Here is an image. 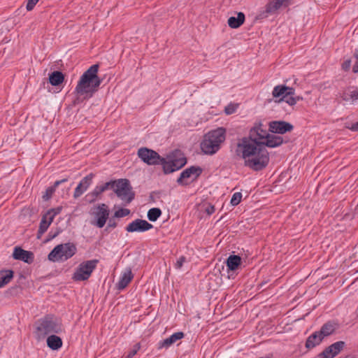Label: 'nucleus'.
Returning a JSON list of instances; mask_svg holds the SVG:
<instances>
[{
  "label": "nucleus",
  "mask_w": 358,
  "mask_h": 358,
  "mask_svg": "<svg viewBox=\"0 0 358 358\" xmlns=\"http://www.w3.org/2000/svg\"><path fill=\"white\" fill-rule=\"evenodd\" d=\"M99 64L91 66L80 77L75 89L78 97L89 99L98 90L101 80L98 77Z\"/></svg>",
  "instance_id": "obj_1"
},
{
  "label": "nucleus",
  "mask_w": 358,
  "mask_h": 358,
  "mask_svg": "<svg viewBox=\"0 0 358 358\" xmlns=\"http://www.w3.org/2000/svg\"><path fill=\"white\" fill-rule=\"evenodd\" d=\"M225 129L220 127L206 134L201 143L202 152L206 155L216 153L225 140Z\"/></svg>",
  "instance_id": "obj_2"
},
{
  "label": "nucleus",
  "mask_w": 358,
  "mask_h": 358,
  "mask_svg": "<svg viewBox=\"0 0 358 358\" xmlns=\"http://www.w3.org/2000/svg\"><path fill=\"white\" fill-rule=\"evenodd\" d=\"M62 331L61 322L52 315H47L36 323V336L43 339L50 334H59Z\"/></svg>",
  "instance_id": "obj_3"
},
{
  "label": "nucleus",
  "mask_w": 358,
  "mask_h": 358,
  "mask_svg": "<svg viewBox=\"0 0 358 358\" xmlns=\"http://www.w3.org/2000/svg\"><path fill=\"white\" fill-rule=\"evenodd\" d=\"M76 251L77 248L74 243H62L55 246L49 253L48 258L53 262H64L72 257Z\"/></svg>",
  "instance_id": "obj_4"
},
{
  "label": "nucleus",
  "mask_w": 358,
  "mask_h": 358,
  "mask_svg": "<svg viewBox=\"0 0 358 358\" xmlns=\"http://www.w3.org/2000/svg\"><path fill=\"white\" fill-rule=\"evenodd\" d=\"M269 162V155L265 147L259 145L254 155L245 161V165L254 171H260L265 168Z\"/></svg>",
  "instance_id": "obj_5"
},
{
  "label": "nucleus",
  "mask_w": 358,
  "mask_h": 358,
  "mask_svg": "<svg viewBox=\"0 0 358 358\" xmlns=\"http://www.w3.org/2000/svg\"><path fill=\"white\" fill-rule=\"evenodd\" d=\"M259 145L251 138L243 137L238 140L235 153L238 157L246 161V159L255 155Z\"/></svg>",
  "instance_id": "obj_6"
},
{
  "label": "nucleus",
  "mask_w": 358,
  "mask_h": 358,
  "mask_svg": "<svg viewBox=\"0 0 358 358\" xmlns=\"http://www.w3.org/2000/svg\"><path fill=\"white\" fill-rule=\"evenodd\" d=\"M113 191L125 205L130 203L135 196L130 182L127 179L116 180Z\"/></svg>",
  "instance_id": "obj_7"
},
{
  "label": "nucleus",
  "mask_w": 358,
  "mask_h": 358,
  "mask_svg": "<svg viewBox=\"0 0 358 358\" xmlns=\"http://www.w3.org/2000/svg\"><path fill=\"white\" fill-rule=\"evenodd\" d=\"M98 263V259H91L80 263L75 270L72 279L75 281L88 280L93 271L96 268Z\"/></svg>",
  "instance_id": "obj_8"
},
{
  "label": "nucleus",
  "mask_w": 358,
  "mask_h": 358,
  "mask_svg": "<svg viewBox=\"0 0 358 358\" xmlns=\"http://www.w3.org/2000/svg\"><path fill=\"white\" fill-rule=\"evenodd\" d=\"M92 214L94 220L92 221V224L99 228H102L109 216L108 207L105 203H101L93 208Z\"/></svg>",
  "instance_id": "obj_9"
},
{
  "label": "nucleus",
  "mask_w": 358,
  "mask_h": 358,
  "mask_svg": "<svg viewBox=\"0 0 358 358\" xmlns=\"http://www.w3.org/2000/svg\"><path fill=\"white\" fill-rule=\"evenodd\" d=\"M137 155L144 163L148 165L160 164L162 160V157L157 152L147 148H139Z\"/></svg>",
  "instance_id": "obj_10"
},
{
  "label": "nucleus",
  "mask_w": 358,
  "mask_h": 358,
  "mask_svg": "<svg viewBox=\"0 0 358 358\" xmlns=\"http://www.w3.org/2000/svg\"><path fill=\"white\" fill-rule=\"evenodd\" d=\"M202 169L199 166H191L184 170L177 180V182L181 185H187L190 182L196 180L201 174Z\"/></svg>",
  "instance_id": "obj_11"
},
{
  "label": "nucleus",
  "mask_w": 358,
  "mask_h": 358,
  "mask_svg": "<svg viewBox=\"0 0 358 358\" xmlns=\"http://www.w3.org/2000/svg\"><path fill=\"white\" fill-rule=\"evenodd\" d=\"M268 134L266 127L258 122L250 129L249 137L261 145V142H263Z\"/></svg>",
  "instance_id": "obj_12"
},
{
  "label": "nucleus",
  "mask_w": 358,
  "mask_h": 358,
  "mask_svg": "<svg viewBox=\"0 0 358 358\" xmlns=\"http://www.w3.org/2000/svg\"><path fill=\"white\" fill-rule=\"evenodd\" d=\"M186 162V159L185 157H180L169 161H166L162 157L160 164L162 165L164 173L168 174L179 170L185 165Z\"/></svg>",
  "instance_id": "obj_13"
},
{
  "label": "nucleus",
  "mask_w": 358,
  "mask_h": 358,
  "mask_svg": "<svg viewBox=\"0 0 358 358\" xmlns=\"http://www.w3.org/2000/svg\"><path fill=\"white\" fill-rule=\"evenodd\" d=\"M292 1V0H268L262 15L265 13L266 15L264 16L267 17L268 15L276 14L281 8L289 6Z\"/></svg>",
  "instance_id": "obj_14"
},
{
  "label": "nucleus",
  "mask_w": 358,
  "mask_h": 358,
  "mask_svg": "<svg viewBox=\"0 0 358 358\" xmlns=\"http://www.w3.org/2000/svg\"><path fill=\"white\" fill-rule=\"evenodd\" d=\"M295 90L285 85H278L274 87L272 91L273 98L278 99L275 102L280 103L283 101L289 95H294Z\"/></svg>",
  "instance_id": "obj_15"
},
{
  "label": "nucleus",
  "mask_w": 358,
  "mask_h": 358,
  "mask_svg": "<svg viewBox=\"0 0 358 358\" xmlns=\"http://www.w3.org/2000/svg\"><path fill=\"white\" fill-rule=\"evenodd\" d=\"M153 225L141 219H136L126 227L128 232H143L152 229Z\"/></svg>",
  "instance_id": "obj_16"
},
{
  "label": "nucleus",
  "mask_w": 358,
  "mask_h": 358,
  "mask_svg": "<svg viewBox=\"0 0 358 358\" xmlns=\"http://www.w3.org/2000/svg\"><path fill=\"white\" fill-rule=\"evenodd\" d=\"M268 126L271 132L280 134L291 131L294 128L292 124L285 121H272L269 122Z\"/></svg>",
  "instance_id": "obj_17"
},
{
  "label": "nucleus",
  "mask_w": 358,
  "mask_h": 358,
  "mask_svg": "<svg viewBox=\"0 0 358 358\" xmlns=\"http://www.w3.org/2000/svg\"><path fill=\"white\" fill-rule=\"evenodd\" d=\"M13 257L15 259L21 260L28 264L32 263L34 258L33 252L24 250L19 247L15 248Z\"/></svg>",
  "instance_id": "obj_18"
},
{
  "label": "nucleus",
  "mask_w": 358,
  "mask_h": 358,
  "mask_svg": "<svg viewBox=\"0 0 358 358\" xmlns=\"http://www.w3.org/2000/svg\"><path fill=\"white\" fill-rule=\"evenodd\" d=\"M93 177L94 175L92 173H90L82 179V180L80 182V183L75 189V192L73 194L74 198H78L87 189V188L92 183Z\"/></svg>",
  "instance_id": "obj_19"
},
{
  "label": "nucleus",
  "mask_w": 358,
  "mask_h": 358,
  "mask_svg": "<svg viewBox=\"0 0 358 358\" xmlns=\"http://www.w3.org/2000/svg\"><path fill=\"white\" fill-rule=\"evenodd\" d=\"M184 337V334L182 332H176L172 334L169 338L160 341L159 343V349L162 348H168L171 345L175 343L178 340H180Z\"/></svg>",
  "instance_id": "obj_20"
},
{
  "label": "nucleus",
  "mask_w": 358,
  "mask_h": 358,
  "mask_svg": "<svg viewBox=\"0 0 358 358\" xmlns=\"http://www.w3.org/2000/svg\"><path fill=\"white\" fill-rule=\"evenodd\" d=\"M261 143L262 147L275 148L282 144L283 139L281 136L268 134L266 139Z\"/></svg>",
  "instance_id": "obj_21"
},
{
  "label": "nucleus",
  "mask_w": 358,
  "mask_h": 358,
  "mask_svg": "<svg viewBox=\"0 0 358 358\" xmlns=\"http://www.w3.org/2000/svg\"><path fill=\"white\" fill-rule=\"evenodd\" d=\"M133 278V274L131 268H127L121 275L120 280L117 284L119 289H124Z\"/></svg>",
  "instance_id": "obj_22"
},
{
  "label": "nucleus",
  "mask_w": 358,
  "mask_h": 358,
  "mask_svg": "<svg viewBox=\"0 0 358 358\" xmlns=\"http://www.w3.org/2000/svg\"><path fill=\"white\" fill-rule=\"evenodd\" d=\"M322 335L319 331H316L311 334L306 340V347L307 348H313L319 345L323 340Z\"/></svg>",
  "instance_id": "obj_23"
},
{
  "label": "nucleus",
  "mask_w": 358,
  "mask_h": 358,
  "mask_svg": "<svg viewBox=\"0 0 358 358\" xmlns=\"http://www.w3.org/2000/svg\"><path fill=\"white\" fill-rule=\"evenodd\" d=\"M241 264V258L238 255H230L226 260V264L229 271H236Z\"/></svg>",
  "instance_id": "obj_24"
},
{
  "label": "nucleus",
  "mask_w": 358,
  "mask_h": 358,
  "mask_svg": "<svg viewBox=\"0 0 358 358\" xmlns=\"http://www.w3.org/2000/svg\"><path fill=\"white\" fill-rule=\"evenodd\" d=\"M47 345L52 350H57L62 346V340L58 336L50 335L47 338Z\"/></svg>",
  "instance_id": "obj_25"
},
{
  "label": "nucleus",
  "mask_w": 358,
  "mask_h": 358,
  "mask_svg": "<svg viewBox=\"0 0 358 358\" xmlns=\"http://www.w3.org/2000/svg\"><path fill=\"white\" fill-rule=\"evenodd\" d=\"M245 21V15L240 12L237 17H230L228 19V24L231 28L236 29L239 27Z\"/></svg>",
  "instance_id": "obj_26"
},
{
  "label": "nucleus",
  "mask_w": 358,
  "mask_h": 358,
  "mask_svg": "<svg viewBox=\"0 0 358 358\" xmlns=\"http://www.w3.org/2000/svg\"><path fill=\"white\" fill-rule=\"evenodd\" d=\"M338 325L335 322H328L325 323L319 331L322 337L324 338L332 334L336 329Z\"/></svg>",
  "instance_id": "obj_27"
},
{
  "label": "nucleus",
  "mask_w": 358,
  "mask_h": 358,
  "mask_svg": "<svg viewBox=\"0 0 358 358\" xmlns=\"http://www.w3.org/2000/svg\"><path fill=\"white\" fill-rule=\"evenodd\" d=\"M64 80V74L58 71H54L49 76V81L53 86H57L63 83Z\"/></svg>",
  "instance_id": "obj_28"
},
{
  "label": "nucleus",
  "mask_w": 358,
  "mask_h": 358,
  "mask_svg": "<svg viewBox=\"0 0 358 358\" xmlns=\"http://www.w3.org/2000/svg\"><path fill=\"white\" fill-rule=\"evenodd\" d=\"M13 272L12 271H0V288L7 285L13 278Z\"/></svg>",
  "instance_id": "obj_29"
},
{
  "label": "nucleus",
  "mask_w": 358,
  "mask_h": 358,
  "mask_svg": "<svg viewBox=\"0 0 358 358\" xmlns=\"http://www.w3.org/2000/svg\"><path fill=\"white\" fill-rule=\"evenodd\" d=\"M66 181H67V179L66 178L61 180H57L52 187H50L46 189L45 194L43 196V199L48 200L50 198H51L54 192L55 191L56 187Z\"/></svg>",
  "instance_id": "obj_30"
},
{
  "label": "nucleus",
  "mask_w": 358,
  "mask_h": 358,
  "mask_svg": "<svg viewBox=\"0 0 358 358\" xmlns=\"http://www.w3.org/2000/svg\"><path fill=\"white\" fill-rule=\"evenodd\" d=\"M345 345V343L344 341H337L327 348H329V350L331 351L332 354L336 357L344 348Z\"/></svg>",
  "instance_id": "obj_31"
},
{
  "label": "nucleus",
  "mask_w": 358,
  "mask_h": 358,
  "mask_svg": "<svg viewBox=\"0 0 358 358\" xmlns=\"http://www.w3.org/2000/svg\"><path fill=\"white\" fill-rule=\"evenodd\" d=\"M162 215V211L158 208H152L148 212V218L151 222H155Z\"/></svg>",
  "instance_id": "obj_32"
},
{
  "label": "nucleus",
  "mask_w": 358,
  "mask_h": 358,
  "mask_svg": "<svg viewBox=\"0 0 358 358\" xmlns=\"http://www.w3.org/2000/svg\"><path fill=\"white\" fill-rule=\"evenodd\" d=\"M52 221H50V220H48V218H47V216H45L44 215L43 216L41 223H40L38 233L41 234H43V233H45L47 231L49 226L50 225V224L52 223Z\"/></svg>",
  "instance_id": "obj_33"
},
{
  "label": "nucleus",
  "mask_w": 358,
  "mask_h": 358,
  "mask_svg": "<svg viewBox=\"0 0 358 358\" xmlns=\"http://www.w3.org/2000/svg\"><path fill=\"white\" fill-rule=\"evenodd\" d=\"M102 192H103V191L101 189V186H96L92 192L87 195V197H90L89 201L93 202L96 199V197L99 195H100Z\"/></svg>",
  "instance_id": "obj_34"
},
{
  "label": "nucleus",
  "mask_w": 358,
  "mask_h": 358,
  "mask_svg": "<svg viewBox=\"0 0 358 358\" xmlns=\"http://www.w3.org/2000/svg\"><path fill=\"white\" fill-rule=\"evenodd\" d=\"M303 97L300 96L289 95L283 101H285L288 105L293 106L297 101L302 100Z\"/></svg>",
  "instance_id": "obj_35"
},
{
  "label": "nucleus",
  "mask_w": 358,
  "mask_h": 358,
  "mask_svg": "<svg viewBox=\"0 0 358 358\" xmlns=\"http://www.w3.org/2000/svg\"><path fill=\"white\" fill-rule=\"evenodd\" d=\"M61 211H62V207H57V208H52V209L49 210L45 214V215L47 216V218H48V220H50V221H53L55 217L57 215L59 214Z\"/></svg>",
  "instance_id": "obj_36"
},
{
  "label": "nucleus",
  "mask_w": 358,
  "mask_h": 358,
  "mask_svg": "<svg viewBox=\"0 0 358 358\" xmlns=\"http://www.w3.org/2000/svg\"><path fill=\"white\" fill-rule=\"evenodd\" d=\"M242 194L241 192H236L233 194L231 199V204L232 206H237L241 201Z\"/></svg>",
  "instance_id": "obj_37"
},
{
  "label": "nucleus",
  "mask_w": 358,
  "mask_h": 358,
  "mask_svg": "<svg viewBox=\"0 0 358 358\" xmlns=\"http://www.w3.org/2000/svg\"><path fill=\"white\" fill-rule=\"evenodd\" d=\"M130 213V210L127 208H120L116 210L114 213L115 217H123L128 215Z\"/></svg>",
  "instance_id": "obj_38"
},
{
  "label": "nucleus",
  "mask_w": 358,
  "mask_h": 358,
  "mask_svg": "<svg viewBox=\"0 0 358 358\" xmlns=\"http://www.w3.org/2000/svg\"><path fill=\"white\" fill-rule=\"evenodd\" d=\"M318 358H334L335 356L328 348H325L323 352L317 355Z\"/></svg>",
  "instance_id": "obj_39"
},
{
  "label": "nucleus",
  "mask_w": 358,
  "mask_h": 358,
  "mask_svg": "<svg viewBox=\"0 0 358 358\" xmlns=\"http://www.w3.org/2000/svg\"><path fill=\"white\" fill-rule=\"evenodd\" d=\"M115 183H116V180H111V181L107 182L100 186L103 192H105L106 190H107L108 189H113L114 190Z\"/></svg>",
  "instance_id": "obj_40"
},
{
  "label": "nucleus",
  "mask_w": 358,
  "mask_h": 358,
  "mask_svg": "<svg viewBox=\"0 0 358 358\" xmlns=\"http://www.w3.org/2000/svg\"><path fill=\"white\" fill-rule=\"evenodd\" d=\"M237 106L234 104H229L225 107L224 112L227 115H231L234 113L236 110Z\"/></svg>",
  "instance_id": "obj_41"
},
{
  "label": "nucleus",
  "mask_w": 358,
  "mask_h": 358,
  "mask_svg": "<svg viewBox=\"0 0 358 358\" xmlns=\"http://www.w3.org/2000/svg\"><path fill=\"white\" fill-rule=\"evenodd\" d=\"M186 262V258L184 256H181L176 262L175 268L176 269H180L184 264Z\"/></svg>",
  "instance_id": "obj_42"
},
{
  "label": "nucleus",
  "mask_w": 358,
  "mask_h": 358,
  "mask_svg": "<svg viewBox=\"0 0 358 358\" xmlns=\"http://www.w3.org/2000/svg\"><path fill=\"white\" fill-rule=\"evenodd\" d=\"M38 2V0H28L26 8L27 10H31L35 5Z\"/></svg>",
  "instance_id": "obj_43"
},
{
  "label": "nucleus",
  "mask_w": 358,
  "mask_h": 358,
  "mask_svg": "<svg viewBox=\"0 0 358 358\" xmlns=\"http://www.w3.org/2000/svg\"><path fill=\"white\" fill-rule=\"evenodd\" d=\"M139 349H140V345H139V344H136V345L134 346V349H133V350H131L129 352L128 355H127L125 358H132V357H134V356L137 353V352L138 351V350H139Z\"/></svg>",
  "instance_id": "obj_44"
},
{
  "label": "nucleus",
  "mask_w": 358,
  "mask_h": 358,
  "mask_svg": "<svg viewBox=\"0 0 358 358\" xmlns=\"http://www.w3.org/2000/svg\"><path fill=\"white\" fill-rule=\"evenodd\" d=\"M351 66V61L350 60H346L342 64V68L345 71H348Z\"/></svg>",
  "instance_id": "obj_45"
},
{
  "label": "nucleus",
  "mask_w": 358,
  "mask_h": 358,
  "mask_svg": "<svg viewBox=\"0 0 358 358\" xmlns=\"http://www.w3.org/2000/svg\"><path fill=\"white\" fill-rule=\"evenodd\" d=\"M346 128H348L349 129L354 131H358V122L352 124L351 126L346 125Z\"/></svg>",
  "instance_id": "obj_46"
},
{
  "label": "nucleus",
  "mask_w": 358,
  "mask_h": 358,
  "mask_svg": "<svg viewBox=\"0 0 358 358\" xmlns=\"http://www.w3.org/2000/svg\"><path fill=\"white\" fill-rule=\"evenodd\" d=\"M350 99L352 100H358V89L353 90L350 94Z\"/></svg>",
  "instance_id": "obj_47"
},
{
  "label": "nucleus",
  "mask_w": 358,
  "mask_h": 358,
  "mask_svg": "<svg viewBox=\"0 0 358 358\" xmlns=\"http://www.w3.org/2000/svg\"><path fill=\"white\" fill-rule=\"evenodd\" d=\"M215 207L213 206H208L206 208V212L208 215H211L213 214L214 212H215Z\"/></svg>",
  "instance_id": "obj_48"
},
{
  "label": "nucleus",
  "mask_w": 358,
  "mask_h": 358,
  "mask_svg": "<svg viewBox=\"0 0 358 358\" xmlns=\"http://www.w3.org/2000/svg\"><path fill=\"white\" fill-rule=\"evenodd\" d=\"M352 71L354 73H358V59H357V61L355 62L352 68Z\"/></svg>",
  "instance_id": "obj_49"
},
{
  "label": "nucleus",
  "mask_w": 358,
  "mask_h": 358,
  "mask_svg": "<svg viewBox=\"0 0 358 358\" xmlns=\"http://www.w3.org/2000/svg\"><path fill=\"white\" fill-rule=\"evenodd\" d=\"M108 227L115 228L116 227V223L114 220H110L108 224Z\"/></svg>",
  "instance_id": "obj_50"
},
{
  "label": "nucleus",
  "mask_w": 358,
  "mask_h": 358,
  "mask_svg": "<svg viewBox=\"0 0 358 358\" xmlns=\"http://www.w3.org/2000/svg\"><path fill=\"white\" fill-rule=\"evenodd\" d=\"M354 56L357 59H358V50H355Z\"/></svg>",
  "instance_id": "obj_51"
},
{
  "label": "nucleus",
  "mask_w": 358,
  "mask_h": 358,
  "mask_svg": "<svg viewBox=\"0 0 358 358\" xmlns=\"http://www.w3.org/2000/svg\"><path fill=\"white\" fill-rule=\"evenodd\" d=\"M343 99L345 101H348L349 100L345 96H343Z\"/></svg>",
  "instance_id": "obj_52"
}]
</instances>
